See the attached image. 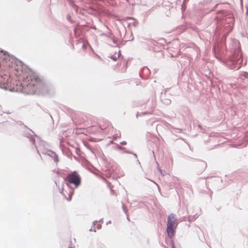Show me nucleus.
Segmentation results:
<instances>
[{"instance_id": "f257e3e1", "label": "nucleus", "mask_w": 248, "mask_h": 248, "mask_svg": "<svg viewBox=\"0 0 248 248\" xmlns=\"http://www.w3.org/2000/svg\"><path fill=\"white\" fill-rule=\"evenodd\" d=\"M8 61L7 64L14 68L16 71L15 74L18 77H21L23 81L21 83V91L27 94H33L45 87L43 80L34 72L26 67L20 63L16 64V61L13 59H10L8 56Z\"/></svg>"}, {"instance_id": "f03ea898", "label": "nucleus", "mask_w": 248, "mask_h": 248, "mask_svg": "<svg viewBox=\"0 0 248 248\" xmlns=\"http://www.w3.org/2000/svg\"><path fill=\"white\" fill-rule=\"evenodd\" d=\"M177 225L176 221V216L174 214H170L168 216L167 221V233L168 236L171 238L175 235L174 230Z\"/></svg>"}, {"instance_id": "7ed1b4c3", "label": "nucleus", "mask_w": 248, "mask_h": 248, "mask_svg": "<svg viewBox=\"0 0 248 248\" xmlns=\"http://www.w3.org/2000/svg\"><path fill=\"white\" fill-rule=\"evenodd\" d=\"M65 180L66 185L68 186H70L71 185H73L76 187H77L81 183V179L79 175L76 171L69 174L67 176Z\"/></svg>"}, {"instance_id": "20e7f679", "label": "nucleus", "mask_w": 248, "mask_h": 248, "mask_svg": "<svg viewBox=\"0 0 248 248\" xmlns=\"http://www.w3.org/2000/svg\"><path fill=\"white\" fill-rule=\"evenodd\" d=\"M109 125V123L107 122L102 121L100 124V127L102 129H105Z\"/></svg>"}, {"instance_id": "39448f33", "label": "nucleus", "mask_w": 248, "mask_h": 248, "mask_svg": "<svg viewBox=\"0 0 248 248\" xmlns=\"http://www.w3.org/2000/svg\"><path fill=\"white\" fill-rule=\"evenodd\" d=\"M72 193H71L69 195V198L68 199L69 201L71 200V197H72Z\"/></svg>"}, {"instance_id": "423d86ee", "label": "nucleus", "mask_w": 248, "mask_h": 248, "mask_svg": "<svg viewBox=\"0 0 248 248\" xmlns=\"http://www.w3.org/2000/svg\"><path fill=\"white\" fill-rule=\"evenodd\" d=\"M172 248H175L174 246V245H173V244H172Z\"/></svg>"}, {"instance_id": "0eeeda50", "label": "nucleus", "mask_w": 248, "mask_h": 248, "mask_svg": "<svg viewBox=\"0 0 248 248\" xmlns=\"http://www.w3.org/2000/svg\"><path fill=\"white\" fill-rule=\"evenodd\" d=\"M55 161L56 162H57V161H58V159L57 158H55Z\"/></svg>"}, {"instance_id": "6e6552de", "label": "nucleus", "mask_w": 248, "mask_h": 248, "mask_svg": "<svg viewBox=\"0 0 248 248\" xmlns=\"http://www.w3.org/2000/svg\"><path fill=\"white\" fill-rule=\"evenodd\" d=\"M72 248V247H71V248Z\"/></svg>"}]
</instances>
